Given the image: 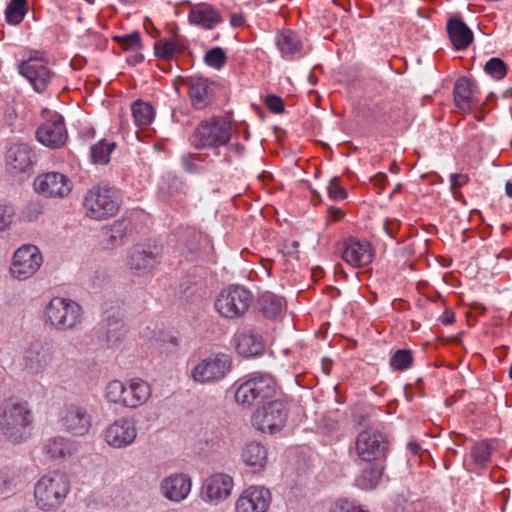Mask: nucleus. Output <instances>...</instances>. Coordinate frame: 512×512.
Returning a JSON list of instances; mask_svg holds the SVG:
<instances>
[{
	"label": "nucleus",
	"mask_w": 512,
	"mask_h": 512,
	"mask_svg": "<svg viewBox=\"0 0 512 512\" xmlns=\"http://www.w3.org/2000/svg\"><path fill=\"white\" fill-rule=\"evenodd\" d=\"M400 223L398 220L387 219L384 224V230L391 238L395 237L396 232L399 230Z\"/></svg>",
	"instance_id": "56"
},
{
	"label": "nucleus",
	"mask_w": 512,
	"mask_h": 512,
	"mask_svg": "<svg viewBox=\"0 0 512 512\" xmlns=\"http://www.w3.org/2000/svg\"><path fill=\"white\" fill-rule=\"evenodd\" d=\"M277 46L283 55H291L302 48V43L295 32L284 30L277 36Z\"/></svg>",
	"instance_id": "38"
},
{
	"label": "nucleus",
	"mask_w": 512,
	"mask_h": 512,
	"mask_svg": "<svg viewBox=\"0 0 512 512\" xmlns=\"http://www.w3.org/2000/svg\"><path fill=\"white\" fill-rule=\"evenodd\" d=\"M479 88L477 84L466 77H460L454 84L453 96L455 104L461 110H470L474 108L479 100L477 94Z\"/></svg>",
	"instance_id": "27"
},
{
	"label": "nucleus",
	"mask_w": 512,
	"mask_h": 512,
	"mask_svg": "<svg viewBox=\"0 0 512 512\" xmlns=\"http://www.w3.org/2000/svg\"><path fill=\"white\" fill-rule=\"evenodd\" d=\"M469 178L466 174L454 173L450 176L451 188L453 190L464 186L468 182Z\"/></svg>",
	"instance_id": "55"
},
{
	"label": "nucleus",
	"mask_w": 512,
	"mask_h": 512,
	"mask_svg": "<svg viewBox=\"0 0 512 512\" xmlns=\"http://www.w3.org/2000/svg\"><path fill=\"white\" fill-rule=\"evenodd\" d=\"M371 181L375 186L379 187L380 189H384L385 184L388 181V178L386 174L378 173L372 177Z\"/></svg>",
	"instance_id": "57"
},
{
	"label": "nucleus",
	"mask_w": 512,
	"mask_h": 512,
	"mask_svg": "<svg viewBox=\"0 0 512 512\" xmlns=\"http://www.w3.org/2000/svg\"><path fill=\"white\" fill-rule=\"evenodd\" d=\"M299 243L297 241H289L283 244L282 253L284 257H296L298 254Z\"/></svg>",
	"instance_id": "54"
},
{
	"label": "nucleus",
	"mask_w": 512,
	"mask_h": 512,
	"mask_svg": "<svg viewBox=\"0 0 512 512\" xmlns=\"http://www.w3.org/2000/svg\"><path fill=\"white\" fill-rule=\"evenodd\" d=\"M182 254L187 261L193 262L208 256L213 247L207 235L188 228L185 230L182 238Z\"/></svg>",
	"instance_id": "19"
},
{
	"label": "nucleus",
	"mask_w": 512,
	"mask_h": 512,
	"mask_svg": "<svg viewBox=\"0 0 512 512\" xmlns=\"http://www.w3.org/2000/svg\"><path fill=\"white\" fill-rule=\"evenodd\" d=\"M226 147L229 151L234 152L238 156H242L245 152V146L241 143H229Z\"/></svg>",
	"instance_id": "58"
},
{
	"label": "nucleus",
	"mask_w": 512,
	"mask_h": 512,
	"mask_svg": "<svg viewBox=\"0 0 512 512\" xmlns=\"http://www.w3.org/2000/svg\"><path fill=\"white\" fill-rule=\"evenodd\" d=\"M34 190L45 197H65L72 190L70 179L59 172H48L36 177Z\"/></svg>",
	"instance_id": "14"
},
{
	"label": "nucleus",
	"mask_w": 512,
	"mask_h": 512,
	"mask_svg": "<svg viewBox=\"0 0 512 512\" xmlns=\"http://www.w3.org/2000/svg\"><path fill=\"white\" fill-rule=\"evenodd\" d=\"M155 55L162 59H171L181 52L177 41L162 39L154 45Z\"/></svg>",
	"instance_id": "46"
},
{
	"label": "nucleus",
	"mask_w": 512,
	"mask_h": 512,
	"mask_svg": "<svg viewBox=\"0 0 512 512\" xmlns=\"http://www.w3.org/2000/svg\"><path fill=\"white\" fill-rule=\"evenodd\" d=\"M245 19L240 14H232L230 18V24L231 26L235 28L242 27L244 25Z\"/></svg>",
	"instance_id": "59"
},
{
	"label": "nucleus",
	"mask_w": 512,
	"mask_h": 512,
	"mask_svg": "<svg viewBox=\"0 0 512 512\" xmlns=\"http://www.w3.org/2000/svg\"><path fill=\"white\" fill-rule=\"evenodd\" d=\"M256 307L266 318L274 319L282 311V300L271 292H265L258 297Z\"/></svg>",
	"instance_id": "36"
},
{
	"label": "nucleus",
	"mask_w": 512,
	"mask_h": 512,
	"mask_svg": "<svg viewBox=\"0 0 512 512\" xmlns=\"http://www.w3.org/2000/svg\"><path fill=\"white\" fill-rule=\"evenodd\" d=\"M27 12V0H11L5 9V19L11 25H18L23 21Z\"/></svg>",
	"instance_id": "40"
},
{
	"label": "nucleus",
	"mask_w": 512,
	"mask_h": 512,
	"mask_svg": "<svg viewBox=\"0 0 512 512\" xmlns=\"http://www.w3.org/2000/svg\"><path fill=\"white\" fill-rule=\"evenodd\" d=\"M233 479L225 473L209 476L201 487V499L210 504H218L229 497L233 489Z\"/></svg>",
	"instance_id": "13"
},
{
	"label": "nucleus",
	"mask_w": 512,
	"mask_h": 512,
	"mask_svg": "<svg viewBox=\"0 0 512 512\" xmlns=\"http://www.w3.org/2000/svg\"><path fill=\"white\" fill-rule=\"evenodd\" d=\"M115 143H108L105 140L99 141L91 147V157L95 163L107 164L110 154L115 148Z\"/></svg>",
	"instance_id": "44"
},
{
	"label": "nucleus",
	"mask_w": 512,
	"mask_h": 512,
	"mask_svg": "<svg viewBox=\"0 0 512 512\" xmlns=\"http://www.w3.org/2000/svg\"><path fill=\"white\" fill-rule=\"evenodd\" d=\"M132 231V223L128 219L114 221L101 229L100 242L105 249H115L122 246Z\"/></svg>",
	"instance_id": "24"
},
{
	"label": "nucleus",
	"mask_w": 512,
	"mask_h": 512,
	"mask_svg": "<svg viewBox=\"0 0 512 512\" xmlns=\"http://www.w3.org/2000/svg\"><path fill=\"white\" fill-rule=\"evenodd\" d=\"M204 159V156L201 154L186 153L181 156L180 164L186 173L199 175L205 171L204 167L199 164V162H203Z\"/></svg>",
	"instance_id": "42"
},
{
	"label": "nucleus",
	"mask_w": 512,
	"mask_h": 512,
	"mask_svg": "<svg viewBox=\"0 0 512 512\" xmlns=\"http://www.w3.org/2000/svg\"><path fill=\"white\" fill-rule=\"evenodd\" d=\"M131 398H127V407L136 408L144 404L151 395V389L147 382L141 379L132 380L130 383Z\"/></svg>",
	"instance_id": "37"
},
{
	"label": "nucleus",
	"mask_w": 512,
	"mask_h": 512,
	"mask_svg": "<svg viewBox=\"0 0 512 512\" xmlns=\"http://www.w3.org/2000/svg\"><path fill=\"white\" fill-rule=\"evenodd\" d=\"M446 29L456 50H464L473 42V32L461 18H449Z\"/></svg>",
	"instance_id": "31"
},
{
	"label": "nucleus",
	"mask_w": 512,
	"mask_h": 512,
	"mask_svg": "<svg viewBox=\"0 0 512 512\" xmlns=\"http://www.w3.org/2000/svg\"><path fill=\"white\" fill-rule=\"evenodd\" d=\"M288 418V410L280 400L270 401L262 409H258L252 416L253 425L265 433L275 434L285 425Z\"/></svg>",
	"instance_id": "9"
},
{
	"label": "nucleus",
	"mask_w": 512,
	"mask_h": 512,
	"mask_svg": "<svg viewBox=\"0 0 512 512\" xmlns=\"http://www.w3.org/2000/svg\"><path fill=\"white\" fill-rule=\"evenodd\" d=\"M159 263L156 247L136 245L128 253L127 266L136 275H145Z\"/></svg>",
	"instance_id": "18"
},
{
	"label": "nucleus",
	"mask_w": 512,
	"mask_h": 512,
	"mask_svg": "<svg viewBox=\"0 0 512 512\" xmlns=\"http://www.w3.org/2000/svg\"><path fill=\"white\" fill-rule=\"evenodd\" d=\"M276 391V383L270 374L255 372L243 382L235 392L237 403L246 406L258 405L272 398Z\"/></svg>",
	"instance_id": "6"
},
{
	"label": "nucleus",
	"mask_w": 512,
	"mask_h": 512,
	"mask_svg": "<svg viewBox=\"0 0 512 512\" xmlns=\"http://www.w3.org/2000/svg\"><path fill=\"white\" fill-rule=\"evenodd\" d=\"M36 155L25 143L14 144L6 152L7 164L19 172L27 171L35 163Z\"/></svg>",
	"instance_id": "30"
},
{
	"label": "nucleus",
	"mask_w": 512,
	"mask_h": 512,
	"mask_svg": "<svg viewBox=\"0 0 512 512\" xmlns=\"http://www.w3.org/2000/svg\"><path fill=\"white\" fill-rule=\"evenodd\" d=\"M86 63V60L83 57H74L71 62L70 66L75 70H81Z\"/></svg>",
	"instance_id": "60"
},
{
	"label": "nucleus",
	"mask_w": 512,
	"mask_h": 512,
	"mask_svg": "<svg viewBox=\"0 0 512 512\" xmlns=\"http://www.w3.org/2000/svg\"><path fill=\"white\" fill-rule=\"evenodd\" d=\"M184 183L176 176L168 175L159 184L158 197L161 201L178 208L184 200Z\"/></svg>",
	"instance_id": "29"
},
{
	"label": "nucleus",
	"mask_w": 512,
	"mask_h": 512,
	"mask_svg": "<svg viewBox=\"0 0 512 512\" xmlns=\"http://www.w3.org/2000/svg\"><path fill=\"white\" fill-rule=\"evenodd\" d=\"M484 71L495 80H501L507 75L506 63L498 57L489 59L484 65Z\"/></svg>",
	"instance_id": "47"
},
{
	"label": "nucleus",
	"mask_w": 512,
	"mask_h": 512,
	"mask_svg": "<svg viewBox=\"0 0 512 512\" xmlns=\"http://www.w3.org/2000/svg\"><path fill=\"white\" fill-rule=\"evenodd\" d=\"M42 263L43 257L37 246L23 245L13 255L10 273L15 279L26 280L39 270Z\"/></svg>",
	"instance_id": "10"
},
{
	"label": "nucleus",
	"mask_w": 512,
	"mask_h": 512,
	"mask_svg": "<svg viewBox=\"0 0 512 512\" xmlns=\"http://www.w3.org/2000/svg\"><path fill=\"white\" fill-rule=\"evenodd\" d=\"M455 316L451 310H446L444 314L441 316V322L445 325H450L454 323Z\"/></svg>",
	"instance_id": "61"
},
{
	"label": "nucleus",
	"mask_w": 512,
	"mask_h": 512,
	"mask_svg": "<svg viewBox=\"0 0 512 512\" xmlns=\"http://www.w3.org/2000/svg\"><path fill=\"white\" fill-rule=\"evenodd\" d=\"M117 189L108 186H94L86 194L83 205L86 215L95 220L114 216L120 207Z\"/></svg>",
	"instance_id": "5"
},
{
	"label": "nucleus",
	"mask_w": 512,
	"mask_h": 512,
	"mask_svg": "<svg viewBox=\"0 0 512 512\" xmlns=\"http://www.w3.org/2000/svg\"><path fill=\"white\" fill-rule=\"evenodd\" d=\"M408 449L412 454L417 455L421 450V446L417 442H409Z\"/></svg>",
	"instance_id": "64"
},
{
	"label": "nucleus",
	"mask_w": 512,
	"mask_h": 512,
	"mask_svg": "<svg viewBox=\"0 0 512 512\" xmlns=\"http://www.w3.org/2000/svg\"><path fill=\"white\" fill-rule=\"evenodd\" d=\"M43 451L52 459H66L78 451V445L69 438L56 436L46 440Z\"/></svg>",
	"instance_id": "32"
},
{
	"label": "nucleus",
	"mask_w": 512,
	"mask_h": 512,
	"mask_svg": "<svg viewBox=\"0 0 512 512\" xmlns=\"http://www.w3.org/2000/svg\"><path fill=\"white\" fill-rule=\"evenodd\" d=\"M374 253L369 242L350 238L345 242L342 258L355 267H362L373 261Z\"/></svg>",
	"instance_id": "26"
},
{
	"label": "nucleus",
	"mask_w": 512,
	"mask_h": 512,
	"mask_svg": "<svg viewBox=\"0 0 512 512\" xmlns=\"http://www.w3.org/2000/svg\"><path fill=\"white\" fill-rule=\"evenodd\" d=\"M264 347L262 336L252 330L236 336V351L244 357L258 356L263 352Z\"/></svg>",
	"instance_id": "33"
},
{
	"label": "nucleus",
	"mask_w": 512,
	"mask_h": 512,
	"mask_svg": "<svg viewBox=\"0 0 512 512\" xmlns=\"http://www.w3.org/2000/svg\"><path fill=\"white\" fill-rule=\"evenodd\" d=\"M355 449L362 461L383 462L387 457L389 441L381 431L366 429L356 437Z\"/></svg>",
	"instance_id": "8"
},
{
	"label": "nucleus",
	"mask_w": 512,
	"mask_h": 512,
	"mask_svg": "<svg viewBox=\"0 0 512 512\" xmlns=\"http://www.w3.org/2000/svg\"><path fill=\"white\" fill-rule=\"evenodd\" d=\"M14 209L11 206H0V233L5 231L12 223Z\"/></svg>",
	"instance_id": "53"
},
{
	"label": "nucleus",
	"mask_w": 512,
	"mask_h": 512,
	"mask_svg": "<svg viewBox=\"0 0 512 512\" xmlns=\"http://www.w3.org/2000/svg\"><path fill=\"white\" fill-rule=\"evenodd\" d=\"M265 105L271 112L275 114L283 113L285 109L283 99L275 94H269L266 96Z\"/></svg>",
	"instance_id": "52"
},
{
	"label": "nucleus",
	"mask_w": 512,
	"mask_h": 512,
	"mask_svg": "<svg viewBox=\"0 0 512 512\" xmlns=\"http://www.w3.org/2000/svg\"><path fill=\"white\" fill-rule=\"evenodd\" d=\"M25 365L34 373L42 372L53 359V349L48 343L34 342L25 352Z\"/></svg>",
	"instance_id": "25"
},
{
	"label": "nucleus",
	"mask_w": 512,
	"mask_h": 512,
	"mask_svg": "<svg viewBox=\"0 0 512 512\" xmlns=\"http://www.w3.org/2000/svg\"><path fill=\"white\" fill-rule=\"evenodd\" d=\"M491 453L492 447L486 440L474 443L471 448V457L475 465L480 468L486 467L487 463L490 461Z\"/></svg>",
	"instance_id": "41"
},
{
	"label": "nucleus",
	"mask_w": 512,
	"mask_h": 512,
	"mask_svg": "<svg viewBox=\"0 0 512 512\" xmlns=\"http://www.w3.org/2000/svg\"><path fill=\"white\" fill-rule=\"evenodd\" d=\"M60 422L67 432L75 436H84L92 426V417L86 408L69 404L61 410Z\"/></svg>",
	"instance_id": "12"
},
{
	"label": "nucleus",
	"mask_w": 512,
	"mask_h": 512,
	"mask_svg": "<svg viewBox=\"0 0 512 512\" xmlns=\"http://www.w3.org/2000/svg\"><path fill=\"white\" fill-rule=\"evenodd\" d=\"M70 490L68 477L61 472H51L42 476L34 487L37 506L43 511L59 508Z\"/></svg>",
	"instance_id": "2"
},
{
	"label": "nucleus",
	"mask_w": 512,
	"mask_h": 512,
	"mask_svg": "<svg viewBox=\"0 0 512 512\" xmlns=\"http://www.w3.org/2000/svg\"><path fill=\"white\" fill-rule=\"evenodd\" d=\"M132 115L138 126H148L154 119V108L150 103L136 100L131 107Z\"/></svg>",
	"instance_id": "39"
},
{
	"label": "nucleus",
	"mask_w": 512,
	"mask_h": 512,
	"mask_svg": "<svg viewBox=\"0 0 512 512\" xmlns=\"http://www.w3.org/2000/svg\"><path fill=\"white\" fill-rule=\"evenodd\" d=\"M191 486V478L188 475L176 473L161 481L160 490L166 499L173 502H181L189 495Z\"/></svg>",
	"instance_id": "23"
},
{
	"label": "nucleus",
	"mask_w": 512,
	"mask_h": 512,
	"mask_svg": "<svg viewBox=\"0 0 512 512\" xmlns=\"http://www.w3.org/2000/svg\"><path fill=\"white\" fill-rule=\"evenodd\" d=\"M231 357L224 353L207 357L199 362L191 371V377L195 382L204 384L218 381L231 370Z\"/></svg>",
	"instance_id": "11"
},
{
	"label": "nucleus",
	"mask_w": 512,
	"mask_h": 512,
	"mask_svg": "<svg viewBox=\"0 0 512 512\" xmlns=\"http://www.w3.org/2000/svg\"><path fill=\"white\" fill-rule=\"evenodd\" d=\"M104 436L105 441L111 447H127L137 437L136 423L132 419L120 418L106 428Z\"/></svg>",
	"instance_id": "17"
},
{
	"label": "nucleus",
	"mask_w": 512,
	"mask_h": 512,
	"mask_svg": "<svg viewBox=\"0 0 512 512\" xmlns=\"http://www.w3.org/2000/svg\"><path fill=\"white\" fill-rule=\"evenodd\" d=\"M384 471L383 462H374L362 470L357 479L358 486L364 490H373L380 483Z\"/></svg>",
	"instance_id": "35"
},
{
	"label": "nucleus",
	"mask_w": 512,
	"mask_h": 512,
	"mask_svg": "<svg viewBox=\"0 0 512 512\" xmlns=\"http://www.w3.org/2000/svg\"><path fill=\"white\" fill-rule=\"evenodd\" d=\"M330 512H367L360 505L348 499L337 500L330 508Z\"/></svg>",
	"instance_id": "50"
},
{
	"label": "nucleus",
	"mask_w": 512,
	"mask_h": 512,
	"mask_svg": "<svg viewBox=\"0 0 512 512\" xmlns=\"http://www.w3.org/2000/svg\"><path fill=\"white\" fill-rule=\"evenodd\" d=\"M188 21L191 25L211 30L222 22L220 12L208 3H197L190 9Z\"/></svg>",
	"instance_id": "28"
},
{
	"label": "nucleus",
	"mask_w": 512,
	"mask_h": 512,
	"mask_svg": "<svg viewBox=\"0 0 512 512\" xmlns=\"http://www.w3.org/2000/svg\"><path fill=\"white\" fill-rule=\"evenodd\" d=\"M98 337L105 339L108 346L118 344L125 336L126 329L118 311H106L97 328Z\"/></svg>",
	"instance_id": "21"
},
{
	"label": "nucleus",
	"mask_w": 512,
	"mask_h": 512,
	"mask_svg": "<svg viewBox=\"0 0 512 512\" xmlns=\"http://www.w3.org/2000/svg\"><path fill=\"white\" fill-rule=\"evenodd\" d=\"M124 395L125 385L123 382L113 380L106 386L105 397L109 402L127 407V398Z\"/></svg>",
	"instance_id": "43"
},
{
	"label": "nucleus",
	"mask_w": 512,
	"mask_h": 512,
	"mask_svg": "<svg viewBox=\"0 0 512 512\" xmlns=\"http://www.w3.org/2000/svg\"><path fill=\"white\" fill-rule=\"evenodd\" d=\"M271 500L269 489L263 486H250L237 499L235 510L236 512H267Z\"/></svg>",
	"instance_id": "16"
},
{
	"label": "nucleus",
	"mask_w": 512,
	"mask_h": 512,
	"mask_svg": "<svg viewBox=\"0 0 512 512\" xmlns=\"http://www.w3.org/2000/svg\"><path fill=\"white\" fill-rule=\"evenodd\" d=\"M413 363L412 352L408 349L396 350L390 358V366L396 371H404Z\"/></svg>",
	"instance_id": "45"
},
{
	"label": "nucleus",
	"mask_w": 512,
	"mask_h": 512,
	"mask_svg": "<svg viewBox=\"0 0 512 512\" xmlns=\"http://www.w3.org/2000/svg\"><path fill=\"white\" fill-rule=\"evenodd\" d=\"M31 412L26 403L5 400L0 408V430L12 442H21L31 424Z\"/></svg>",
	"instance_id": "3"
},
{
	"label": "nucleus",
	"mask_w": 512,
	"mask_h": 512,
	"mask_svg": "<svg viewBox=\"0 0 512 512\" xmlns=\"http://www.w3.org/2000/svg\"><path fill=\"white\" fill-rule=\"evenodd\" d=\"M231 136L230 117L213 116L197 125L190 137V145L198 150H212L219 155V149L229 144Z\"/></svg>",
	"instance_id": "1"
},
{
	"label": "nucleus",
	"mask_w": 512,
	"mask_h": 512,
	"mask_svg": "<svg viewBox=\"0 0 512 512\" xmlns=\"http://www.w3.org/2000/svg\"><path fill=\"white\" fill-rule=\"evenodd\" d=\"M82 314V307L77 302L55 297L44 309V321L52 329L67 331L81 323Z\"/></svg>",
	"instance_id": "4"
},
{
	"label": "nucleus",
	"mask_w": 512,
	"mask_h": 512,
	"mask_svg": "<svg viewBox=\"0 0 512 512\" xmlns=\"http://www.w3.org/2000/svg\"><path fill=\"white\" fill-rule=\"evenodd\" d=\"M19 73L31 83L38 93L46 90L54 75L42 61L33 58L23 61L19 65Z\"/></svg>",
	"instance_id": "20"
},
{
	"label": "nucleus",
	"mask_w": 512,
	"mask_h": 512,
	"mask_svg": "<svg viewBox=\"0 0 512 512\" xmlns=\"http://www.w3.org/2000/svg\"><path fill=\"white\" fill-rule=\"evenodd\" d=\"M241 456L244 463L251 468L253 473L263 471L267 465L268 451L266 447L259 442L246 444Z\"/></svg>",
	"instance_id": "34"
},
{
	"label": "nucleus",
	"mask_w": 512,
	"mask_h": 512,
	"mask_svg": "<svg viewBox=\"0 0 512 512\" xmlns=\"http://www.w3.org/2000/svg\"><path fill=\"white\" fill-rule=\"evenodd\" d=\"M28 211L32 212L35 216L42 213L43 206L39 202H32L28 206Z\"/></svg>",
	"instance_id": "62"
},
{
	"label": "nucleus",
	"mask_w": 512,
	"mask_h": 512,
	"mask_svg": "<svg viewBox=\"0 0 512 512\" xmlns=\"http://www.w3.org/2000/svg\"><path fill=\"white\" fill-rule=\"evenodd\" d=\"M114 40L124 49L129 51H139L142 49L140 33L134 31L123 36H115Z\"/></svg>",
	"instance_id": "49"
},
{
	"label": "nucleus",
	"mask_w": 512,
	"mask_h": 512,
	"mask_svg": "<svg viewBox=\"0 0 512 512\" xmlns=\"http://www.w3.org/2000/svg\"><path fill=\"white\" fill-rule=\"evenodd\" d=\"M328 195L332 200L345 199L347 191L340 185L339 177H333L327 188Z\"/></svg>",
	"instance_id": "51"
},
{
	"label": "nucleus",
	"mask_w": 512,
	"mask_h": 512,
	"mask_svg": "<svg viewBox=\"0 0 512 512\" xmlns=\"http://www.w3.org/2000/svg\"><path fill=\"white\" fill-rule=\"evenodd\" d=\"M182 82L188 87L189 98L194 109L202 110L213 102L215 82L197 75L186 77Z\"/></svg>",
	"instance_id": "15"
},
{
	"label": "nucleus",
	"mask_w": 512,
	"mask_h": 512,
	"mask_svg": "<svg viewBox=\"0 0 512 512\" xmlns=\"http://www.w3.org/2000/svg\"><path fill=\"white\" fill-rule=\"evenodd\" d=\"M253 301L251 291L242 285H229L216 298L215 309L226 319H238L249 309Z\"/></svg>",
	"instance_id": "7"
},
{
	"label": "nucleus",
	"mask_w": 512,
	"mask_h": 512,
	"mask_svg": "<svg viewBox=\"0 0 512 512\" xmlns=\"http://www.w3.org/2000/svg\"><path fill=\"white\" fill-rule=\"evenodd\" d=\"M328 211L334 220H339L344 216V212L340 208L330 207Z\"/></svg>",
	"instance_id": "63"
},
{
	"label": "nucleus",
	"mask_w": 512,
	"mask_h": 512,
	"mask_svg": "<svg viewBox=\"0 0 512 512\" xmlns=\"http://www.w3.org/2000/svg\"><path fill=\"white\" fill-rule=\"evenodd\" d=\"M204 62L209 67L220 69L226 64L227 56L221 47H214L205 53Z\"/></svg>",
	"instance_id": "48"
},
{
	"label": "nucleus",
	"mask_w": 512,
	"mask_h": 512,
	"mask_svg": "<svg viewBox=\"0 0 512 512\" xmlns=\"http://www.w3.org/2000/svg\"><path fill=\"white\" fill-rule=\"evenodd\" d=\"M37 140L50 148H60L67 140V131L63 117L42 124L36 131Z\"/></svg>",
	"instance_id": "22"
}]
</instances>
